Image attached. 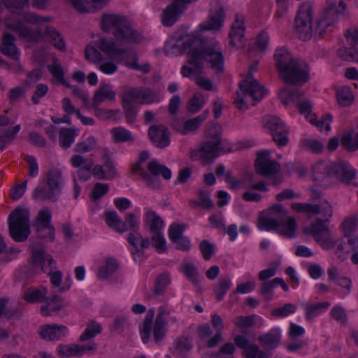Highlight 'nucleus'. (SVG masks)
Masks as SVG:
<instances>
[{"label": "nucleus", "instance_id": "1", "mask_svg": "<svg viewBox=\"0 0 358 358\" xmlns=\"http://www.w3.org/2000/svg\"><path fill=\"white\" fill-rule=\"evenodd\" d=\"M184 44L189 47L188 65L181 69L184 77L201 74L206 62L210 64L215 73L224 71V56L220 43L213 39L208 40L201 35L188 36Z\"/></svg>", "mask_w": 358, "mask_h": 358}, {"label": "nucleus", "instance_id": "2", "mask_svg": "<svg viewBox=\"0 0 358 358\" xmlns=\"http://www.w3.org/2000/svg\"><path fill=\"white\" fill-rule=\"evenodd\" d=\"M100 24L102 30L113 34L117 41L116 43L106 38H101L95 41L96 48L110 58L115 59L127 52L122 45L138 43L141 41V35L124 15L104 13L101 16Z\"/></svg>", "mask_w": 358, "mask_h": 358}, {"label": "nucleus", "instance_id": "3", "mask_svg": "<svg viewBox=\"0 0 358 358\" xmlns=\"http://www.w3.org/2000/svg\"><path fill=\"white\" fill-rule=\"evenodd\" d=\"M274 59L280 78L285 83L301 85L309 80L308 67L306 63L294 58L286 48H277L274 54Z\"/></svg>", "mask_w": 358, "mask_h": 358}, {"label": "nucleus", "instance_id": "4", "mask_svg": "<svg viewBox=\"0 0 358 358\" xmlns=\"http://www.w3.org/2000/svg\"><path fill=\"white\" fill-rule=\"evenodd\" d=\"M310 213L319 215L316 221L310 227H305L306 234L313 236L314 240L324 250H329L335 247L336 241L333 238L327 224L332 216L331 206L327 201H322L318 204H312Z\"/></svg>", "mask_w": 358, "mask_h": 358}, {"label": "nucleus", "instance_id": "5", "mask_svg": "<svg viewBox=\"0 0 358 358\" xmlns=\"http://www.w3.org/2000/svg\"><path fill=\"white\" fill-rule=\"evenodd\" d=\"M357 171L346 162L334 163L329 161H319L312 169L313 180L319 183L328 182L335 177L345 184H350L355 178Z\"/></svg>", "mask_w": 358, "mask_h": 358}, {"label": "nucleus", "instance_id": "6", "mask_svg": "<svg viewBox=\"0 0 358 358\" xmlns=\"http://www.w3.org/2000/svg\"><path fill=\"white\" fill-rule=\"evenodd\" d=\"M155 310H148L141 329V336L143 343H147L152 331L155 342L162 341L166 336L167 323H176V316L171 315L169 309L162 306L158 308L157 315L153 324Z\"/></svg>", "mask_w": 358, "mask_h": 358}, {"label": "nucleus", "instance_id": "7", "mask_svg": "<svg viewBox=\"0 0 358 358\" xmlns=\"http://www.w3.org/2000/svg\"><path fill=\"white\" fill-rule=\"evenodd\" d=\"M296 227L295 219L288 217L286 210L279 205L268 209L266 213L260 214L258 228L260 230H275L279 229V233L291 237Z\"/></svg>", "mask_w": 358, "mask_h": 358}, {"label": "nucleus", "instance_id": "8", "mask_svg": "<svg viewBox=\"0 0 358 358\" xmlns=\"http://www.w3.org/2000/svg\"><path fill=\"white\" fill-rule=\"evenodd\" d=\"M29 248L31 250L32 262L36 268H40L43 273L50 276V280L53 287H59L62 280V273L55 271L56 262L53 257L46 252L41 245L36 242H32Z\"/></svg>", "mask_w": 358, "mask_h": 358}, {"label": "nucleus", "instance_id": "9", "mask_svg": "<svg viewBox=\"0 0 358 358\" xmlns=\"http://www.w3.org/2000/svg\"><path fill=\"white\" fill-rule=\"evenodd\" d=\"M147 172L143 167L138 164H134L133 171L137 173L146 183V185L151 189H156L159 187L161 181L159 176H162L165 180L171 178V171L165 165L159 164L157 160L153 159L148 162Z\"/></svg>", "mask_w": 358, "mask_h": 358}, {"label": "nucleus", "instance_id": "10", "mask_svg": "<svg viewBox=\"0 0 358 358\" xmlns=\"http://www.w3.org/2000/svg\"><path fill=\"white\" fill-rule=\"evenodd\" d=\"M239 89L240 91L237 92L234 103L242 110L248 108L246 103L248 99L259 101L266 92L264 87L250 76L240 82Z\"/></svg>", "mask_w": 358, "mask_h": 358}, {"label": "nucleus", "instance_id": "11", "mask_svg": "<svg viewBox=\"0 0 358 358\" xmlns=\"http://www.w3.org/2000/svg\"><path fill=\"white\" fill-rule=\"evenodd\" d=\"M9 233L17 242L26 241L30 234L29 211L23 208H16L9 215Z\"/></svg>", "mask_w": 358, "mask_h": 358}, {"label": "nucleus", "instance_id": "12", "mask_svg": "<svg viewBox=\"0 0 358 358\" xmlns=\"http://www.w3.org/2000/svg\"><path fill=\"white\" fill-rule=\"evenodd\" d=\"M312 5L309 2H305L299 8L294 21L296 34L299 38L303 41L309 40L313 34L321 37L325 32L324 31L321 35L316 33L315 29L317 27V22L320 18L316 21V26L314 29L312 27Z\"/></svg>", "mask_w": 358, "mask_h": 358}, {"label": "nucleus", "instance_id": "13", "mask_svg": "<svg viewBox=\"0 0 358 358\" xmlns=\"http://www.w3.org/2000/svg\"><path fill=\"white\" fill-rule=\"evenodd\" d=\"M328 6L317 22L316 33L321 35L327 28L334 24L338 19V15L345 9L346 4L343 0H328Z\"/></svg>", "mask_w": 358, "mask_h": 358}, {"label": "nucleus", "instance_id": "14", "mask_svg": "<svg viewBox=\"0 0 358 358\" xmlns=\"http://www.w3.org/2000/svg\"><path fill=\"white\" fill-rule=\"evenodd\" d=\"M264 125L269 129L273 141L278 146L287 144L289 130L280 118L275 116L265 117Z\"/></svg>", "mask_w": 358, "mask_h": 358}, {"label": "nucleus", "instance_id": "15", "mask_svg": "<svg viewBox=\"0 0 358 358\" xmlns=\"http://www.w3.org/2000/svg\"><path fill=\"white\" fill-rule=\"evenodd\" d=\"M255 166L256 173L264 177L275 175L281 169L280 164L278 162L270 159V152L268 150L261 151L257 154Z\"/></svg>", "mask_w": 358, "mask_h": 358}, {"label": "nucleus", "instance_id": "16", "mask_svg": "<svg viewBox=\"0 0 358 358\" xmlns=\"http://www.w3.org/2000/svg\"><path fill=\"white\" fill-rule=\"evenodd\" d=\"M127 241L132 247L131 254L134 262L141 263L143 262L144 250L150 245V241L148 238H144L138 231L129 232L127 236Z\"/></svg>", "mask_w": 358, "mask_h": 358}, {"label": "nucleus", "instance_id": "17", "mask_svg": "<svg viewBox=\"0 0 358 358\" xmlns=\"http://www.w3.org/2000/svg\"><path fill=\"white\" fill-rule=\"evenodd\" d=\"M224 20V10L219 2H214L211 5L208 18L200 24V30L218 31L223 25Z\"/></svg>", "mask_w": 358, "mask_h": 358}, {"label": "nucleus", "instance_id": "18", "mask_svg": "<svg viewBox=\"0 0 358 358\" xmlns=\"http://www.w3.org/2000/svg\"><path fill=\"white\" fill-rule=\"evenodd\" d=\"M148 136L152 144L159 148H164L171 143L170 132L163 124H153L148 129Z\"/></svg>", "mask_w": 358, "mask_h": 358}, {"label": "nucleus", "instance_id": "19", "mask_svg": "<svg viewBox=\"0 0 358 358\" xmlns=\"http://www.w3.org/2000/svg\"><path fill=\"white\" fill-rule=\"evenodd\" d=\"M7 27L12 31L17 32L19 36L29 42L38 43L43 38V31L41 27L36 30H32L29 27H24L23 22L20 20L17 23L8 24Z\"/></svg>", "mask_w": 358, "mask_h": 358}, {"label": "nucleus", "instance_id": "20", "mask_svg": "<svg viewBox=\"0 0 358 358\" xmlns=\"http://www.w3.org/2000/svg\"><path fill=\"white\" fill-rule=\"evenodd\" d=\"M209 115V110H206L196 117L186 120L183 124L173 123V128L182 135H187L189 132L196 131L206 120Z\"/></svg>", "mask_w": 358, "mask_h": 358}, {"label": "nucleus", "instance_id": "21", "mask_svg": "<svg viewBox=\"0 0 358 358\" xmlns=\"http://www.w3.org/2000/svg\"><path fill=\"white\" fill-rule=\"evenodd\" d=\"M41 337L48 341H58L66 336L68 328L64 325L44 324L38 329Z\"/></svg>", "mask_w": 358, "mask_h": 358}, {"label": "nucleus", "instance_id": "22", "mask_svg": "<svg viewBox=\"0 0 358 358\" xmlns=\"http://www.w3.org/2000/svg\"><path fill=\"white\" fill-rule=\"evenodd\" d=\"M186 5L182 0H176L164 11L162 18V24L164 26H172L185 9Z\"/></svg>", "mask_w": 358, "mask_h": 358}, {"label": "nucleus", "instance_id": "23", "mask_svg": "<svg viewBox=\"0 0 358 358\" xmlns=\"http://www.w3.org/2000/svg\"><path fill=\"white\" fill-rule=\"evenodd\" d=\"M122 106L127 122L133 124L136 122L138 108L136 106V100L128 91H126L122 96Z\"/></svg>", "mask_w": 358, "mask_h": 358}, {"label": "nucleus", "instance_id": "24", "mask_svg": "<svg viewBox=\"0 0 358 358\" xmlns=\"http://www.w3.org/2000/svg\"><path fill=\"white\" fill-rule=\"evenodd\" d=\"M223 148L219 141H213L211 140L205 142L197 151V154L204 161L212 162L217 158L221 153Z\"/></svg>", "mask_w": 358, "mask_h": 358}, {"label": "nucleus", "instance_id": "25", "mask_svg": "<svg viewBox=\"0 0 358 358\" xmlns=\"http://www.w3.org/2000/svg\"><path fill=\"white\" fill-rule=\"evenodd\" d=\"M128 92L136 101L141 99V103L150 104L160 100L159 94L150 88H133Z\"/></svg>", "mask_w": 358, "mask_h": 358}, {"label": "nucleus", "instance_id": "26", "mask_svg": "<svg viewBox=\"0 0 358 358\" xmlns=\"http://www.w3.org/2000/svg\"><path fill=\"white\" fill-rule=\"evenodd\" d=\"M245 36V27L243 20L238 15L236 16L235 21L232 23L229 36L230 43L233 46H238L243 43Z\"/></svg>", "mask_w": 358, "mask_h": 358}, {"label": "nucleus", "instance_id": "27", "mask_svg": "<svg viewBox=\"0 0 358 358\" xmlns=\"http://www.w3.org/2000/svg\"><path fill=\"white\" fill-rule=\"evenodd\" d=\"M95 348V345H59L57 352L59 356L67 357L73 355H82L83 354L90 352Z\"/></svg>", "mask_w": 358, "mask_h": 358}, {"label": "nucleus", "instance_id": "28", "mask_svg": "<svg viewBox=\"0 0 358 358\" xmlns=\"http://www.w3.org/2000/svg\"><path fill=\"white\" fill-rule=\"evenodd\" d=\"M280 331L278 328L272 329L268 333L258 336V341L266 350H273L277 348L280 342Z\"/></svg>", "mask_w": 358, "mask_h": 358}, {"label": "nucleus", "instance_id": "29", "mask_svg": "<svg viewBox=\"0 0 358 358\" xmlns=\"http://www.w3.org/2000/svg\"><path fill=\"white\" fill-rule=\"evenodd\" d=\"M48 185L52 190V198L60 196L62 189V172L56 169H50L48 173Z\"/></svg>", "mask_w": 358, "mask_h": 358}, {"label": "nucleus", "instance_id": "30", "mask_svg": "<svg viewBox=\"0 0 358 358\" xmlns=\"http://www.w3.org/2000/svg\"><path fill=\"white\" fill-rule=\"evenodd\" d=\"M1 50L3 55L10 59L15 61L19 59L20 53L15 44V37L12 34L9 33L3 34Z\"/></svg>", "mask_w": 358, "mask_h": 358}, {"label": "nucleus", "instance_id": "31", "mask_svg": "<svg viewBox=\"0 0 358 358\" xmlns=\"http://www.w3.org/2000/svg\"><path fill=\"white\" fill-rule=\"evenodd\" d=\"M115 95L116 93L112 90L110 85L101 84L94 94L92 107H99L101 103L105 100H114Z\"/></svg>", "mask_w": 358, "mask_h": 358}, {"label": "nucleus", "instance_id": "32", "mask_svg": "<svg viewBox=\"0 0 358 358\" xmlns=\"http://www.w3.org/2000/svg\"><path fill=\"white\" fill-rule=\"evenodd\" d=\"M303 95V91L299 89L293 90L290 87H285L279 92V96L284 105H287L290 102L299 103L302 100Z\"/></svg>", "mask_w": 358, "mask_h": 358}, {"label": "nucleus", "instance_id": "33", "mask_svg": "<svg viewBox=\"0 0 358 358\" xmlns=\"http://www.w3.org/2000/svg\"><path fill=\"white\" fill-rule=\"evenodd\" d=\"M43 38L47 37L50 39V43L58 50L61 51L66 50V45L62 35L57 32L55 28L51 26H46L43 31Z\"/></svg>", "mask_w": 358, "mask_h": 358}, {"label": "nucleus", "instance_id": "34", "mask_svg": "<svg viewBox=\"0 0 358 358\" xmlns=\"http://www.w3.org/2000/svg\"><path fill=\"white\" fill-rule=\"evenodd\" d=\"M51 213L48 208L41 209L37 216L36 227H41V229L48 230V233L52 236L54 227L51 224Z\"/></svg>", "mask_w": 358, "mask_h": 358}, {"label": "nucleus", "instance_id": "35", "mask_svg": "<svg viewBox=\"0 0 358 358\" xmlns=\"http://www.w3.org/2000/svg\"><path fill=\"white\" fill-rule=\"evenodd\" d=\"M48 293L47 288L41 285L38 288L29 289L24 292V299L29 303L44 301Z\"/></svg>", "mask_w": 358, "mask_h": 358}, {"label": "nucleus", "instance_id": "36", "mask_svg": "<svg viewBox=\"0 0 358 358\" xmlns=\"http://www.w3.org/2000/svg\"><path fill=\"white\" fill-rule=\"evenodd\" d=\"M139 220L135 214L132 213H126L124 218V222H122L121 229H119V233L123 234L127 231H138Z\"/></svg>", "mask_w": 358, "mask_h": 358}, {"label": "nucleus", "instance_id": "37", "mask_svg": "<svg viewBox=\"0 0 358 358\" xmlns=\"http://www.w3.org/2000/svg\"><path fill=\"white\" fill-rule=\"evenodd\" d=\"M145 222L149 224L152 234L161 232L164 222L155 211L150 210L145 213Z\"/></svg>", "mask_w": 358, "mask_h": 358}, {"label": "nucleus", "instance_id": "38", "mask_svg": "<svg viewBox=\"0 0 358 358\" xmlns=\"http://www.w3.org/2000/svg\"><path fill=\"white\" fill-rule=\"evenodd\" d=\"M231 286V280L229 275H226L219 280L217 284L214 288L215 297L218 301H220L224 299V296L230 289Z\"/></svg>", "mask_w": 358, "mask_h": 358}, {"label": "nucleus", "instance_id": "39", "mask_svg": "<svg viewBox=\"0 0 358 358\" xmlns=\"http://www.w3.org/2000/svg\"><path fill=\"white\" fill-rule=\"evenodd\" d=\"M19 252L17 248H7L3 237L0 236V262L7 263L12 261Z\"/></svg>", "mask_w": 358, "mask_h": 358}, {"label": "nucleus", "instance_id": "40", "mask_svg": "<svg viewBox=\"0 0 358 358\" xmlns=\"http://www.w3.org/2000/svg\"><path fill=\"white\" fill-rule=\"evenodd\" d=\"M171 278L168 273H163L159 275L155 280L153 288V294L155 296H161L166 291V286L170 283Z\"/></svg>", "mask_w": 358, "mask_h": 358}, {"label": "nucleus", "instance_id": "41", "mask_svg": "<svg viewBox=\"0 0 358 358\" xmlns=\"http://www.w3.org/2000/svg\"><path fill=\"white\" fill-rule=\"evenodd\" d=\"M76 136V130L71 128H62L59 132V145L65 149L70 148Z\"/></svg>", "mask_w": 358, "mask_h": 358}, {"label": "nucleus", "instance_id": "42", "mask_svg": "<svg viewBox=\"0 0 358 358\" xmlns=\"http://www.w3.org/2000/svg\"><path fill=\"white\" fill-rule=\"evenodd\" d=\"M174 353L177 355L185 356L192 348V341L187 337H180L175 341Z\"/></svg>", "mask_w": 358, "mask_h": 358}, {"label": "nucleus", "instance_id": "43", "mask_svg": "<svg viewBox=\"0 0 358 358\" xmlns=\"http://www.w3.org/2000/svg\"><path fill=\"white\" fill-rule=\"evenodd\" d=\"M102 331V328L100 324L95 321H91L87 326L86 329L81 334L80 340L81 341H86L95 337L97 334H99Z\"/></svg>", "mask_w": 358, "mask_h": 358}, {"label": "nucleus", "instance_id": "44", "mask_svg": "<svg viewBox=\"0 0 358 358\" xmlns=\"http://www.w3.org/2000/svg\"><path fill=\"white\" fill-rule=\"evenodd\" d=\"M111 134L115 143L131 142L134 141L131 133L121 127L112 129Z\"/></svg>", "mask_w": 358, "mask_h": 358}, {"label": "nucleus", "instance_id": "45", "mask_svg": "<svg viewBox=\"0 0 358 358\" xmlns=\"http://www.w3.org/2000/svg\"><path fill=\"white\" fill-rule=\"evenodd\" d=\"M183 272L187 279L194 285L199 286L201 277L198 273L197 268L191 262L187 263L183 266Z\"/></svg>", "mask_w": 358, "mask_h": 358}, {"label": "nucleus", "instance_id": "46", "mask_svg": "<svg viewBox=\"0 0 358 358\" xmlns=\"http://www.w3.org/2000/svg\"><path fill=\"white\" fill-rule=\"evenodd\" d=\"M33 197L34 199L45 201L50 200L52 202H55L58 200L59 196H56L55 198H52V190L49 187H37L33 192Z\"/></svg>", "mask_w": 358, "mask_h": 358}, {"label": "nucleus", "instance_id": "47", "mask_svg": "<svg viewBox=\"0 0 358 358\" xmlns=\"http://www.w3.org/2000/svg\"><path fill=\"white\" fill-rule=\"evenodd\" d=\"M329 302L317 303L313 305H307L306 309V317L308 320H312L317 317L322 310L329 306Z\"/></svg>", "mask_w": 358, "mask_h": 358}, {"label": "nucleus", "instance_id": "48", "mask_svg": "<svg viewBox=\"0 0 358 358\" xmlns=\"http://www.w3.org/2000/svg\"><path fill=\"white\" fill-rule=\"evenodd\" d=\"M338 103L342 106H350L353 101V96L350 87L344 86L341 87L336 93Z\"/></svg>", "mask_w": 358, "mask_h": 358}, {"label": "nucleus", "instance_id": "49", "mask_svg": "<svg viewBox=\"0 0 358 358\" xmlns=\"http://www.w3.org/2000/svg\"><path fill=\"white\" fill-rule=\"evenodd\" d=\"M105 222L106 224L115 231L119 232V229H121L122 219L117 213L113 211H106L104 213Z\"/></svg>", "mask_w": 358, "mask_h": 358}, {"label": "nucleus", "instance_id": "50", "mask_svg": "<svg viewBox=\"0 0 358 358\" xmlns=\"http://www.w3.org/2000/svg\"><path fill=\"white\" fill-rule=\"evenodd\" d=\"M257 318H258V316L256 315L238 316L232 322L239 329H247L252 327L255 324Z\"/></svg>", "mask_w": 358, "mask_h": 358}, {"label": "nucleus", "instance_id": "51", "mask_svg": "<svg viewBox=\"0 0 358 358\" xmlns=\"http://www.w3.org/2000/svg\"><path fill=\"white\" fill-rule=\"evenodd\" d=\"M358 224V217L352 215L346 217L341 224V228L345 236H350L356 229Z\"/></svg>", "mask_w": 358, "mask_h": 358}, {"label": "nucleus", "instance_id": "52", "mask_svg": "<svg viewBox=\"0 0 358 358\" xmlns=\"http://www.w3.org/2000/svg\"><path fill=\"white\" fill-rule=\"evenodd\" d=\"M118 268V264L114 259H109L106 264L103 266L99 272V277L106 279L111 275Z\"/></svg>", "mask_w": 358, "mask_h": 358}, {"label": "nucleus", "instance_id": "53", "mask_svg": "<svg viewBox=\"0 0 358 358\" xmlns=\"http://www.w3.org/2000/svg\"><path fill=\"white\" fill-rule=\"evenodd\" d=\"M96 139L92 137H88L85 141L78 143L74 147V152L78 153H85L92 150L96 145Z\"/></svg>", "mask_w": 358, "mask_h": 358}, {"label": "nucleus", "instance_id": "54", "mask_svg": "<svg viewBox=\"0 0 358 358\" xmlns=\"http://www.w3.org/2000/svg\"><path fill=\"white\" fill-rule=\"evenodd\" d=\"M296 310V306L287 303H285L282 307L274 308L271 310V315L276 317H285L291 313H295Z\"/></svg>", "mask_w": 358, "mask_h": 358}, {"label": "nucleus", "instance_id": "55", "mask_svg": "<svg viewBox=\"0 0 358 358\" xmlns=\"http://www.w3.org/2000/svg\"><path fill=\"white\" fill-rule=\"evenodd\" d=\"M338 57L344 61L358 62V48H344L338 52Z\"/></svg>", "mask_w": 358, "mask_h": 358}, {"label": "nucleus", "instance_id": "56", "mask_svg": "<svg viewBox=\"0 0 358 358\" xmlns=\"http://www.w3.org/2000/svg\"><path fill=\"white\" fill-rule=\"evenodd\" d=\"M151 242L157 252L162 253L166 251V240L162 232L152 233Z\"/></svg>", "mask_w": 358, "mask_h": 358}, {"label": "nucleus", "instance_id": "57", "mask_svg": "<svg viewBox=\"0 0 358 358\" xmlns=\"http://www.w3.org/2000/svg\"><path fill=\"white\" fill-rule=\"evenodd\" d=\"M280 264V262H273L270 264L269 268L261 271L258 274V278L260 281H267L268 279L273 277L276 273L278 268Z\"/></svg>", "mask_w": 358, "mask_h": 358}, {"label": "nucleus", "instance_id": "58", "mask_svg": "<svg viewBox=\"0 0 358 358\" xmlns=\"http://www.w3.org/2000/svg\"><path fill=\"white\" fill-rule=\"evenodd\" d=\"M204 103V99L201 94H195L188 101L187 110L192 113H197L201 110Z\"/></svg>", "mask_w": 358, "mask_h": 358}, {"label": "nucleus", "instance_id": "59", "mask_svg": "<svg viewBox=\"0 0 358 358\" xmlns=\"http://www.w3.org/2000/svg\"><path fill=\"white\" fill-rule=\"evenodd\" d=\"M341 144L350 152L358 150V132L353 138L350 134L344 135L341 139Z\"/></svg>", "mask_w": 358, "mask_h": 358}, {"label": "nucleus", "instance_id": "60", "mask_svg": "<svg viewBox=\"0 0 358 358\" xmlns=\"http://www.w3.org/2000/svg\"><path fill=\"white\" fill-rule=\"evenodd\" d=\"M199 249L202 254L203 258L206 260H210L215 254V245L208 240H203L199 244Z\"/></svg>", "mask_w": 358, "mask_h": 358}, {"label": "nucleus", "instance_id": "61", "mask_svg": "<svg viewBox=\"0 0 358 358\" xmlns=\"http://www.w3.org/2000/svg\"><path fill=\"white\" fill-rule=\"evenodd\" d=\"M8 301L5 299H0V317H3L6 319L17 317L20 313L17 310H12L6 306Z\"/></svg>", "mask_w": 358, "mask_h": 358}, {"label": "nucleus", "instance_id": "62", "mask_svg": "<svg viewBox=\"0 0 358 358\" xmlns=\"http://www.w3.org/2000/svg\"><path fill=\"white\" fill-rule=\"evenodd\" d=\"M185 225L173 223L169 229V237L172 242H176L178 239L183 237V231Z\"/></svg>", "mask_w": 358, "mask_h": 358}, {"label": "nucleus", "instance_id": "63", "mask_svg": "<svg viewBox=\"0 0 358 358\" xmlns=\"http://www.w3.org/2000/svg\"><path fill=\"white\" fill-rule=\"evenodd\" d=\"M94 166V161H88L87 164L83 165L76 171L78 178L83 181L86 182L91 178L92 169Z\"/></svg>", "mask_w": 358, "mask_h": 358}, {"label": "nucleus", "instance_id": "64", "mask_svg": "<svg viewBox=\"0 0 358 358\" xmlns=\"http://www.w3.org/2000/svg\"><path fill=\"white\" fill-rule=\"evenodd\" d=\"M24 20L29 24L40 25L50 21V18L41 16L35 13L27 12L24 14Z\"/></svg>", "mask_w": 358, "mask_h": 358}]
</instances>
